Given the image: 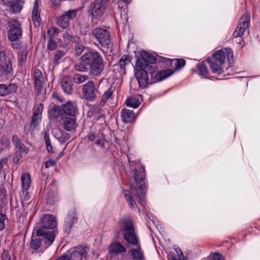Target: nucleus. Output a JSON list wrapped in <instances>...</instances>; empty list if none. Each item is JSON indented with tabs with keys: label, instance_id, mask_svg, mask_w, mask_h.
Masks as SVG:
<instances>
[{
	"label": "nucleus",
	"instance_id": "ddd939ff",
	"mask_svg": "<svg viewBox=\"0 0 260 260\" xmlns=\"http://www.w3.org/2000/svg\"><path fill=\"white\" fill-rule=\"evenodd\" d=\"M249 15L248 14L243 15L239 24L235 28L233 36L234 38H239L242 36L243 32L248 28L249 24Z\"/></svg>",
	"mask_w": 260,
	"mask_h": 260
},
{
	"label": "nucleus",
	"instance_id": "680f3d73",
	"mask_svg": "<svg viewBox=\"0 0 260 260\" xmlns=\"http://www.w3.org/2000/svg\"><path fill=\"white\" fill-rule=\"evenodd\" d=\"M1 194H2V196L3 203H6L7 199V197L6 196L5 191L4 190H2Z\"/></svg>",
	"mask_w": 260,
	"mask_h": 260
},
{
	"label": "nucleus",
	"instance_id": "de8ad7c7",
	"mask_svg": "<svg viewBox=\"0 0 260 260\" xmlns=\"http://www.w3.org/2000/svg\"><path fill=\"white\" fill-rule=\"evenodd\" d=\"M101 133L100 132H90L87 135V137L88 139L90 141H95L98 138V136H100Z\"/></svg>",
	"mask_w": 260,
	"mask_h": 260
},
{
	"label": "nucleus",
	"instance_id": "4be33fe9",
	"mask_svg": "<svg viewBox=\"0 0 260 260\" xmlns=\"http://www.w3.org/2000/svg\"><path fill=\"white\" fill-rule=\"evenodd\" d=\"M123 193L125 199L130 208L133 210L137 211L138 213H140V210L134 199L131 191L128 190H124Z\"/></svg>",
	"mask_w": 260,
	"mask_h": 260
},
{
	"label": "nucleus",
	"instance_id": "864d4df0",
	"mask_svg": "<svg viewBox=\"0 0 260 260\" xmlns=\"http://www.w3.org/2000/svg\"><path fill=\"white\" fill-rule=\"evenodd\" d=\"M84 50V47L82 45H78L75 48L77 56H80Z\"/></svg>",
	"mask_w": 260,
	"mask_h": 260
},
{
	"label": "nucleus",
	"instance_id": "c756f323",
	"mask_svg": "<svg viewBox=\"0 0 260 260\" xmlns=\"http://www.w3.org/2000/svg\"><path fill=\"white\" fill-rule=\"evenodd\" d=\"M40 12L38 10V4L37 0H36L32 11V20L34 25L36 26H38L40 24Z\"/></svg>",
	"mask_w": 260,
	"mask_h": 260
},
{
	"label": "nucleus",
	"instance_id": "412c9836",
	"mask_svg": "<svg viewBox=\"0 0 260 260\" xmlns=\"http://www.w3.org/2000/svg\"><path fill=\"white\" fill-rule=\"evenodd\" d=\"M48 35L49 36V39L48 42L47 47L50 50H54L57 48V43L53 40L54 36L58 32V29L53 27L48 30Z\"/></svg>",
	"mask_w": 260,
	"mask_h": 260
},
{
	"label": "nucleus",
	"instance_id": "ea45409f",
	"mask_svg": "<svg viewBox=\"0 0 260 260\" xmlns=\"http://www.w3.org/2000/svg\"><path fill=\"white\" fill-rule=\"evenodd\" d=\"M88 79L87 75H83L79 74H76L74 76V81L76 83L80 84L84 82Z\"/></svg>",
	"mask_w": 260,
	"mask_h": 260
},
{
	"label": "nucleus",
	"instance_id": "6e6552de",
	"mask_svg": "<svg viewBox=\"0 0 260 260\" xmlns=\"http://www.w3.org/2000/svg\"><path fill=\"white\" fill-rule=\"evenodd\" d=\"M156 61L155 56L147 52L146 51H141V55L139 56L136 60V66L138 68H146L147 71L149 67H154L149 64H154Z\"/></svg>",
	"mask_w": 260,
	"mask_h": 260
},
{
	"label": "nucleus",
	"instance_id": "4d7b16f0",
	"mask_svg": "<svg viewBox=\"0 0 260 260\" xmlns=\"http://www.w3.org/2000/svg\"><path fill=\"white\" fill-rule=\"evenodd\" d=\"M12 141L16 148H18V146L21 144L19 139L16 136H14L13 137Z\"/></svg>",
	"mask_w": 260,
	"mask_h": 260
},
{
	"label": "nucleus",
	"instance_id": "6ab92c4d",
	"mask_svg": "<svg viewBox=\"0 0 260 260\" xmlns=\"http://www.w3.org/2000/svg\"><path fill=\"white\" fill-rule=\"evenodd\" d=\"M17 90L16 84H0V96H5L15 92Z\"/></svg>",
	"mask_w": 260,
	"mask_h": 260
},
{
	"label": "nucleus",
	"instance_id": "0eeeda50",
	"mask_svg": "<svg viewBox=\"0 0 260 260\" xmlns=\"http://www.w3.org/2000/svg\"><path fill=\"white\" fill-rule=\"evenodd\" d=\"M9 29L8 31V39L11 42L19 40L22 37V30L21 24L17 20H10L8 22Z\"/></svg>",
	"mask_w": 260,
	"mask_h": 260
},
{
	"label": "nucleus",
	"instance_id": "a18cd8bd",
	"mask_svg": "<svg viewBox=\"0 0 260 260\" xmlns=\"http://www.w3.org/2000/svg\"><path fill=\"white\" fill-rule=\"evenodd\" d=\"M42 115L39 114H33V116L31 120V124L36 126L38 125L41 121Z\"/></svg>",
	"mask_w": 260,
	"mask_h": 260
},
{
	"label": "nucleus",
	"instance_id": "473e14b6",
	"mask_svg": "<svg viewBox=\"0 0 260 260\" xmlns=\"http://www.w3.org/2000/svg\"><path fill=\"white\" fill-rule=\"evenodd\" d=\"M22 189L23 190H28L30 187L31 178L29 174L24 173L21 176Z\"/></svg>",
	"mask_w": 260,
	"mask_h": 260
},
{
	"label": "nucleus",
	"instance_id": "37998d69",
	"mask_svg": "<svg viewBox=\"0 0 260 260\" xmlns=\"http://www.w3.org/2000/svg\"><path fill=\"white\" fill-rule=\"evenodd\" d=\"M106 141L103 137V135L101 134L100 136H98V138L95 140V144L99 147L103 148L104 147Z\"/></svg>",
	"mask_w": 260,
	"mask_h": 260
},
{
	"label": "nucleus",
	"instance_id": "79ce46f5",
	"mask_svg": "<svg viewBox=\"0 0 260 260\" xmlns=\"http://www.w3.org/2000/svg\"><path fill=\"white\" fill-rule=\"evenodd\" d=\"M202 260H224L223 257L218 253H213Z\"/></svg>",
	"mask_w": 260,
	"mask_h": 260
},
{
	"label": "nucleus",
	"instance_id": "2eb2a0df",
	"mask_svg": "<svg viewBox=\"0 0 260 260\" xmlns=\"http://www.w3.org/2000/svg\"><path fill=\"white\" fill-rule=\"evenodd\" d=\"M34 78L35 81V91L37 95H40L44 89V78L41 72L38 69L35 70Z\"/></svg>",
	"mask_w": 260,
	"mask_h": 260
},
{
	"label": "nucleus",
	"instance_id": "e433bc0d",
	"mask_svg": "<svg viewBox=\"0 0 260 260\" xmlns=\"http://www.w3.org/2000/svg\"><path fill=\"white\" fill-rule=\"evenodd\" d=\"M27 58V51L25 48H21L18 52V60L20 66L24 64Z\"/></svg>",
	"mask_w": 260,
	"mask_h": 260
},
{
	"label": "nucleus",
	"instance_id": "393cba45",
	"mask_svg": "<svg viewBox=\"0 0 260 260\" xmlns=\"http://www.w3.org/2000/svg\"><path fill=\"white\" fill-rule=\"evenodd\" d=\"M42 237H36L33 238L30 242V248L34 250H37L41 246L42 242H44L46 245V247H47L49 245H48V240H44L45 236H42Z\"/></svg>",
	"mask_w": 260,
	"mask_h": 260
},
{
	"label": "nucleus",
	"instance_id": "72a5a7b5",
	"mask_svg": "<svg viewBox=\"0 0 260 260\" xmlns=\"http://www.w3.org/2000/svg\"><path fill=\"white\" fill-rule=\"evenodd\" d=\"M197 72L200 76L203 78H208L209 72L204 64V61L198 64L197 66Z\"/></svg>",
	"mask_w": 260,
	"mask_h": 260
},
{
	"label": "nucleus",
	"instance_id": "c9c22d12",
	"mask_svg": "<svg viewBox=\"0 0 260 260\" xmlns=\"http://www.w3.org/2000/svg\"><path fill=\"white\" fill-rule=\"evenodd\" d=\"M114 90V88L112 87H110L107 91L105 92L104 94L102 95L101 101L100 104L101 105H104L107 101L113 98V93Z\"/></svg>",
	"mask_w": 260,
	"mask_h": 260
},
{
	"label": "nucleus",
	"instance_id": "338daca9",
	"mask_svg": "<svg viewBox=\"0 0 260 260\" xmlns=\"http://www.w3.org/2000/svg\"><path fill=\"white\" fill-rule=\"evenodd\" d=\"M115 142H116L117 144H120V143H119V140H118L117 138H115Z\"/></svg>",
	"mask_w": 260,
	"mask_h": 260
},
{
	"label": "nucleus",
	"instance_id": "5701e85b",
	"mask_svg": "<svg viewBox=\"0 0 260 260\" xmlns=\"http://www.w3.org/2000/svg\"><path fill=\"white\" fill-rule=\"evenodd\" d=\"M63 125L64 129L69 132L75 129L77 126L76 120L75 118L66 117L62 119Z\"/></svg>",
	"mask_w": 260,
	"mask_h": 260
},
{
	"label": "nucleus",
	"instance_id": "58836bf2",
	"mask_svg": "<svg viewBox=\"0 0 260 260\" xmlns=\"http://www.w3.org/2000/svg\"><path fill=\"white\" fill-rule=\"evenodd\" d=\"M66 54V52L63 51L57 50L54 53L53 59V63L57 64L60 62V60Z\"/></svg>",
	"mask_w": 260,
	"mask_h": 260
},
{
	"label": "nucleus",
	"instance_id": "f03ea898",
	"mask_svg": "<svg viewBox=\"0 0 260 260\" xmlns=\"http://www.w3.org/2000/svg\"><path fill=\"white\" fill-rule=\"evenodd\" d=\"M76 71L87 72L93 76L101 75L104 69V62L102 55L96 51H89L80 57L79 63L75 64Z\"/></svg>",
	"mask_w": 260,
	"mask_h": 260
},
{
	"label": "nucleus",
	"instance_id": "69168bd1",
	"mask_svg": "<svg viewBox=\"0 0 260 260\" xmlns=\"http://www.w3.org/2000/svg\"><path fill=\"white\" fill-rule=\"evenodd\" d=\"M11 46L13 48L17 49L19 46V44L17 43H12Z\"/></svg>",
	"mask_w": 260,
	"mask_h": 260
},
{
	"label": "nucleus",
	"instance_id": "4468645a",
	"mask_svg": "<svg viewBox=\"0 0 260 260\" xmlns=\"http://www.w3.org/2000/svg\"><path fill=\"white\" fill-rule=\"evenodd\" d=\"M82 93L87 101L92 102L95 100V87L92 81H88L83 86Z\"/></svg>",
	"mask_w": 260,
	"mask_h": 260
},
{
	"label": "nucleus",
	"instance_id": "a19ab883",
	"mask_svg": "<svg viewBox=\"0 0 260 260\" xmlns=\"http://www.w3.org/2000/svg\"><path fill=\"white\" fill-rule=\"evenodd\" d=\"M44 138L48 152L49 153H53V148L51 144L49 134L47 132H45L44 133Z\"/></svg>",
	"mask_w": 260,
	"mask_h": 260
},
{
	"label": "nucleus",
	"instance_id": "f3484780",
	"mask_svg": "<svg viewBox=\"0 0 260 260\" xmlns=\"http://www.w3.org/2000/svg\"><path fill=\"white\" fill-rule=\"evenodd\" d=\"M63 113L72 117L76 116L78 114L77 103L75 101H68L62 105Z\"/></svg>",
	"mask_w": 260,
	"mask_h": 260
},
{
	"label": "nucleus",
	"instance_id": "a211bd4d",
	"mask_svg": "<svg viewBox=\"0 0 260 260\" xmlns=\"http://www.w3.org/2000/svg\"><path fill=\"white\" fill-rule=\"evenodd\" d=\"M77 218L75 213L68 214L64 220L63 225L64 232L69 234L71 231L74 225L77 223Z\"/></svg>",
	"mask_w": 260,
	"mask_h": 260
},
{
	"label": "nucleus",
	"instance_id": "052dcab7",
	"mask_svg": "<svg viewBox=\"0 0 260 260\" xmlns=\"http://www.w3.org/2000/svg\"><path fill=\"white\" fill-rule=\"evenodd\" d=\"M1 145H2V148H1L2 149L6 148L9 145V140L6 139L3 140L1 142Z\"/></svg>",
	"mask_w": 260,
	"mask_h": 260
},
{
	"label": "nucleus",
	"instance_id": "09e8293b",
	"mask_svg": "<svg viewBox=\"0 0 260 260\" xmlns=\"http://www.w3.org/2000/svg\"><path fill=\"white\" fill-rule=\"evenodd\" d=\"M30 198V195L28 190H23L22 189V194H21V199L24 201H28Z\"/></svg>",
	"mask_w": 260,
	"mask_h": 260
},
{
	"label": "nucleus",
	"instance_id": "3c124183",
	"mask_svg": "<svg viewBox=\"0 0 260 260\" xmlns=\"http://www.w3.org/2000/svg\"><path fill=\"white\" fill-rule=\"evenodd\" d=\"M5 214L0 213V231L3 230L5 228Z\"/></svg>",
	"mask_w": 260,
	"mask_h": 260
},
{
	"label": "nucleus",
	"instance_id": "13d9d810",
	"mask_svg": "<svg viewBox=\"0 0 260 260\" xmlns=\"http://www.w3.org/2000/svg\"><path fill=\"white\" fill-rule=\"evenodd\" d=\"M2 258L3 260H11V257L7 250H4L2 255Z\"/></svg>",
	"mask_w": 260,
	"mask_h": 260
},
{
	"label": "nucleus",
	"instance_id": "603ef678",
	"mask_svg": "<svg viewBox=\"0 0 260 260\" xmlns=\"http://www.w3.org/2000/svg\"><path fill=\"white\" fill-rule=\"evenodd\" d=\"M8 60H11V59L7 56L6 53L5 51L0 52L1 61L3 63L6 62Z\"/></svg>",
	"mask_w": 260,
	"mask_h": 260
},
{
	"label": "nucleus",
	"instance_id": "9b49d317",
	"mask_svg": "<svg viewBox=\"0 0 260 260\" xmlns=\"http://www.w3.org/2000/svg\"><path fill=\"white\" fill-rule=\"evenodd\" d=\"M65 254L70 260H85L87 250L83 246L75 247L70 249Z\"/></svg>",
	"mask_w": 260,
	"mask_h": 260
},
{
	"label": "nucleus",
	"instance_id": "774afa93",
	"mask_svg": "<svg viewBox=\"0 0 260 260\" xmlns=\"http://www.w3.org/2000/svg\"><path fill=\"white\" fill-rule=\"evenodd\" d=\"M152 221L153 222V224L156 225L155 221L152 219Z\"/></svg>",
	"mask_w": 260,
	"mask_h": 260
},
{
	"label": "nucleus",
	"instance_id": "dca6fc26",
	"mask_svg": "<svg viewBox=\"0 0 260 260\" xmlns=\"http://www.w3.org/2000/svg\"><path fill=\"white\" fill-rule=\"evenodd\" d=\"M76 9L70 10L66 12L58 19V24L62 28H67L70 24V21L75 18L77 15Z\"/></svg>",
	"mask_w": 260,
	"mask_h": 260
},
{
	"label": "nucleus",
	"instance_id": "39448f33",
	"mask_svg": "<svg viewBox=\"0 0 260 260\" xmlns=\"http://www.w3.org/2000/svg\"><path fill=\"white\" fill-rule=\"evenodd\" d=\"M106 8V0H95L88 7V15L92 19H99L104 15Z\"/></svg>",
	"mask_w": 260,
	"mask_h": 260
},
{
	"label": "nucleus",
	"instance_id": "423d86ee",
	"mask_svg": "<svg viewBox=\"0 0 260 260\" xmlns=\"http://www.w3.org/2000/svg\"><path fill=\"white\" fill-rule=\"evenodd\" d=\"M91 34L102 47L107 49L110 48V33L108 29L104 28H95L92 30Z\"/></svg>",
	"mask_w": 260,
	"mask_h": 260
},
{
	"label": "nucleus",
	"instance_id": "bf43d9fd",
	"mask_svg": "<svg viewBox=\"0 0 260 260\" xmlns=\"http://www.w3.org/2000/svg\"><path fill=\"white\" fill-rule=\"evenodd\" d=\"M55 164H56V162L54 160L50 159V160H49L48 161H46V162L45 163V168H48L49 167H53V166H55Z\"/></svg>",
	"mask_w": 260,
	"mask_h": 260
},
{
	"label": "nucleus",
	"instance_id": "2f4dec72",
	"mask_svg": "<svg viewBox=\"0 0 260 260\" xmlns=\"http://www.w3.org/2000/svg\"><path fill=\"white\" fill-rule=\"evenodd\" d=\"M62 107L59 106H54L51 109L48 111V116L50 119H55L61 117L63 114Z\"/></svg>",
	"mask_w": 260,
	"mask_h": 260
},
{
	"label": "nucleus",
	"instance_id": "6e6d98bb",
	"mask_svg": "<svg viewBox=\"0 0 260 260\" xmlns=\"http://www.w3.org/2000/svg\"><path fill=\"white\" fill-rule=\"evenodd\" d=\"M16 148L18 149L17 151H18V152H20L21 153L22 152L27 153L28 151V149L25 147V146L22 143L18 146V148Z\"/></svg>",
	"mask_w": 260,
	"mask_h": 260
},
{
	"label": "nucleus",
	"instance_id": "f257e3e1",
	"mask_svg": "<svg viewBox=\"0 0 260 260\" xmlns=\"http://www.w3.org/2000/svg\"><path fill=\"white\" fill-rule=\"evenodd\" d=\"M119 234L121 233L124 239L129 246H135L131 248L128 254L134 260H142L143 252L141 247L139 240L135 233L132 219L131 217H124L119 222Z\"/></svg>",
	"mask_w": 260,
	"mask_h": 260
},
{
	"label": "nucleus",
	"instance_id": "5fc2aeb1",
	"mask_svg": "<svg viewBox=\"0 0 260 260\" xmlns=\"http://www.w3.org/2000/svg\"><path fill=\"white\" fill-rule=\"evenodd\" d=\"M22 157V153H20V152H18V151H17L15 153V156L13 158V162L15 164H17L19 161L20 159Z\"/></svg>",
	"mask_w": 260,
	"mask_h": 260
},
{
	"label": "nucleus",
	"instance_id": "7ed1b4c3",
	"mask_svg": "<svg viewBox=\"0 0 260 260\" xmlns=\"http://www.w3.org/2000/svg\"><path fill=\"white\" fill-rule=\"evenodd\" d=\"M41 227L37 230V236H44V240H48V245H50L55 239L54 231H47V229H54L57 226V221L54 216L49 214L43 215L40 218Z\"/></svg>",
	"mask_w": 260,
	"mask_h": 260
},
{
	"label": "nucleus",
	"instance_id": "bb28decb",
	"mask_svg": "<svg viewBox=\"0 0 260 260\" xmlns=\"http://www.w3.org/2000/svg\"><path fill=\"white\" fill-rule=\"evenodd\" d=\"M125 247L119 242L112 243L109 247L110 254H119L125 252Z\"/></svg>",
	"mask_w": 260,
	"mask_h": 260
},
{
	"label": "nucleus",
	"instance_id": "f8f14e48",
	"mask_svg": "<svg viewBox=\"0 0 260 260\" xmlns=\"http://www.w3.org/2000/svg\"><path fill=\"white\" fill-rule=\"evenodd\" d=\"M148 74L149 71L146 68H138L136 66L135 76L141 87L145 88L149 84H151Z\"/></svg>",
	"mask_w": 260,
	"mask_h": 260
},
{
	"label": "nucleus",
	"instance_id": "0e129e2a",
	"mask_svg": "<svg viewBox=\"0 0 260 260\" xmlns=\"http://www.w3.org/2000/svg\"><path fill=\"white\" fill-rule=\"evenodd\" d=\"M47 202L49 204H53L54 202V200H52L50 196H48L47 199Z\"/></svg>",
	"mask_w": 260,
	"mask_h": 260
},
{
	"label": "nucleus",
	"instance_id": "a878e982",
	"mask_svg": "<svg viewBox=\"0 0 260 260\" xmlns=\"http://www.w3.org/2000/svg\"><path fill=\"white\" fill-rule=\"evenodd\" d=\"M121 116L125 123H129L134 121L136 118L133 110L123 109L121 112Z\"/></svg>",
	"mask_w": 260,
	"mask_h": 260
},
{
	"label": "nucleus",
	"instance_id": "4c0bfd02",
	"mask_svg": "<svg viewBox=\"0 0 260 260\" xmlns=\"http://www.w3.org/2000/svg\"><path fill=\"white\" fill-rule=\"evenodd\" d=\"M131 63V58L128 55H123L119 61V66L121 72L125 73V67Z\"/></svg>",
	"mask_w": 260,
	"mask_h": 260
},
{
	"label": "nucleus",
	"instance_id": "8fccbe9b",
	"mask_svg": "<svg viewBox=\"0 0 260 260\" xmlns=\"http://www.w3.org/2000/svg\"><path fill=\"white\" fill-rule=\"evenodd\" d=\"M63 39L66 40L68 43L70 42H76L77 39L75 37L70 35L68 33H66L63 35Z\"/></svg>",
	"mask_w": 260,
	"mask_h": 260
},
{
	"label": "nucleus",
	"instance_id": "e2e57ef3",
	"mask_svg": "<svg viewBox=\"0 0 260 260\" xmlns=\"http://www.w3.org/2000/svg\"><path fill=\"white\" fill-rule=\"evenodd\" d=\"M56 260H70L69 258L66 256L65 253L60 257H59Z\"/></svg>",
	"mask_w": 260,
	"mask_h": 260
},
{
	"label": "nucleus",
	"instance_id": "c85d7f7f",
	"mask_svg": "<svg viewBox=\"0 0 260 260\" xmlns=\"http://www.w3.org/2000/svg\"><path fill=\"white\" fill-rule=\"evenodd\" d=\"M4 64L0 68V75H10L13 73V66L11 60L3 62Z\"/></svg>",
	"mask_w": 260,
	"mask_h": 260
},
{
	"label": "nucleus",
	"instance_id": "1a4fd4ad",
	"mask_svg": "<svg viewBox=\"0 0 260 260\" xmlns=\"http://www.w3.org/2000/svg\"><path fill=\"white\" fill-rule=\"evenodd\" d=\"M148 71L151 76L150 83L152 84L162 81L174 73V71L172 69H167L157 71L154 67H149L148 68Z\"/></svg>",
	"mask_w": 260,
	"mask_h": 260
},
{
	"label": "nucleus",
	"instance_id": "b1692460",
	"mask_svg": "<svg viewBox=\"0 0 260 260\" xmlns=\"http://www.w3.org/2000/svg\"><path fill=\"white\" fill-rule=\"evenodd\" d=\"M142 100L141 95L136 94L132 97L128 98L125 101V104L127 107L136 108L140 105Z\"/></svg>",
	"mask_w": 260,
	"mask_h": 260
},
{
	"label": "nucleus",
	"instance_id": "aec40b11",
	"mask_svg": "<svg viewBox=\"0 0 260 260\" xmlns=\"http://www.w3.org/2000/svg\"><path fill=\"white\" fill-rule=\"evenodd\" d=\"M5 4L10 8L13 13H18L21 10L24 0H3Z\"/></svg>",
	"mask_w": 260,
	"mask_h": 260
},
{
	"label": "nucleus",
	"instance_id": "49530a36",
	"mask_svg": "<svg viewBox=\"0 0 260 260\" xmlns=\"http://www.w3.org/2000/svg\"><path fill=\"white\" fill-rule=\"evenodd\" d=\"M43 105L42 104L39 103L35 105L34 108V113L36 114H39L40 115H42V113L43 110Z\"/></svg>",
	"mask_w": 260,
	"mask_h": 260
},
{
	"label": "nucleus",
	"instance_id": "f704fd0d",
	"mask_svg": "<svg viewBox=\"0 0 260 260\" xmlns=\"http://www.w3.org/2000/svg\"><path fill=\"white\" fill-rule=\"evenodd\" d=\"M56 131L55 137L60 143H64L69 139V134L60 129H57Z\"/></svg>",
	"mask_w": 260,
	"mask_h": 260
},
{
	"label": "nucleus",
	"instance_id": "c03bdc74",
	"mask_svg": "<svg viewBox=\"0 0 260 260\" xmlns=\"http://www.w3.org/2000/svg\"><path fill=\"white\" fill-rule=\"evenodd\" d=\"M173 61H175L174 64L177 70L183 67L185 64V61L183 59H176Z\"/></svg>",
	"mask_w": 260,
	"mask_h": 260
},
{
	"label": "nucleus",
	"instance_id": "20e7f679",
	"mask_svg": "<svg viewBox=\"0 0 260 260\" xmlns=\"http://www.w3.org/2000/svg\"><path fill=\"white\" fill-rule=\"evenodd\" d=\"M134 179L135 185L130 183V189H134L139 200V204L144 205L145 203V194L146 190V185L144 183H141L145 177V170L143 166L138 165L134 171Z\"/></svg>",
	"mask_w": 260,
	"mask_h": 260
},
{
	"label": "nucleus",
	"instance_id": "9d476101",
	"mask_svg": "<svg viewBox=\"0 0 260 260\" xmlns=\"http://www.w3.org/2000/svg\"><path fill=\"white\" fill-rule=\"evenodd\" d=\"M225 54L227 58L229 61L233 58V52L231 49L226 48L223 50H219L216 51L211 57L208 59L212 60V67H214L215 61L224 63L225 59Z\"/></svg>",
	"mask_w": 260,
	"mask_h": 260
},
{
	"label": "nucleus",
	"instance_id": "cd10ccee",
	"mask_svg": "<svg viewBox=\"0 0 260 260\" xmlns=\"http://www.w3.org/2000/svg\"><path fill=\"white\" fill-rule=\"evenodd\" d=\"M207 61L209 63L210 69L213 73L219 75L223 73L224 72V68L223 64L221 62H219L218 61H215V63L214 67H212V60L207 59Z\"/></svg>",
	"mask_w": 260,
	"mask_h": 260
},
{
	"label": "nucleus",
	"instance_id": "7c9ffc66",
	"mask_svg": "<svg viewBox=\"0 0 260 260\" xmlns=\"http://www.w3.org/2000/svg\"><path fill=\"white\" fill-rule=\"evenodd\" d=\"M61 85L64 92L68 94L72 93V85L70 78L68 77H63L61 80Z\"/></svg>",
	"mask_w": 260,
	"mask_h": 260
}]
</instances>
